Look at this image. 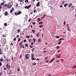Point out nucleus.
Wrapping results in <instances>:
<instances>
[{"label": "nucleus", "instance_id": "56", "mask_svg": "<svg viewBox=\"0 0 76 76\" xmlns=\"http://www.w3.org/2000/svg\"><path fill=\"white\" fill-rule=\"evenodd\" d=\"M23 41L24 42H26V41H27V40H26V39H25L23 40Z\"/></svg>", "mask_w": 76, "mask_h": 76}, {"label": "nucleus", "instance_id": "42", "mask_svg": "<svg viewBox=\"0 0 76 76\" xmlns=\"http://www.w3.org/2000/svg\"><path fill=\"white\" fill-rule=\"evenodd\" d=\"M20 38H18V42H19V41H20Z\"/></svg>", "mask_w": 76, "mask_h": 76}, {"label": "nucleus", "instance_id": "22", "mask_svg": "<svg viewBox=\"0 0 76 76\" xmlns=\"http://www.w3.org/2000/svg\"><path fill=\"white\" fill-rule=\"evenodd\" d=\"M6 29H5V27H3V28L2 31H5Z\"/></svg>", "mask_w": 76, "mask_h": 76}, {"label": "nucleus", "instance_id": "38", "mask_svg": "<svg viewBox=\"0 0 76 76\" xmlns=\"http://www.w3.org/2000/svg\"><path fill=\"white\" fill-rule=\"evenodd\" d=\"M8 58V57L6 59H5V60L6 61H9V60L7 59Z\"/></svg>", "mask_w": 76, "mask_h": 76}, {"label": "nucleus", "instance_id": "36", "mask_svg": "<svg viewBox=\"0 0 76 76\" xmlns=\"http://www.w3.org/2000/svg\"><path fill=\"white\" fill-rule=\"evenodd\" d=\"M42 23H43L42 22H40L39 23V24H41V25H42Z\"/></svg>", "mask_w": 76, "mask_h": 76}, {"label": "nucleus", "instance_id": "11", "mask_svg": "<svg viewBox=\"0 0 76 76\" xmlns=\"http://www.w3.org/2000/svg\"><path fill=\"white\" fill-rule=\"evenodd\" d=\"M45 15H44V16H42V17L41 18V19H44L45 18V17L46 16Z\"/></svg>", "mask_w": 76, "mask_h": 76}, {"label": "nucleus", "instance_id": "23", "mask_svg": "<svg viewBox=\"0 0 76 76\" xmlns=\"http://www.w3.org/2000/svg\"><path fill=\"white\" fill-rule=\"evenodd\" d=\"M3 67H4V70H7V68L6 67H4V66H3Z\"/></svg>", "mask_w": 76, "mask_h": 76}, {"label": "nucleus", "instance_id": "2", "mask_svg": "<svg viewBox=\"0 0 76 76\" xmlns=\"http://www.w3.org/2000/svg\"><path fill=\"white\" fill-rule=\"evenodd\" d=\"M8 63V64H7L6 65L7 69L8 70H9L10 67V65Z\"/></svg>", "mask_w": 76, "mask_h": 76}, {"label": "nucleus", "instance_id": "14", "mask_svg": "<svg viewBox=\"0 0 76 76\" xmlns=\"http://www.w3.org/2000/svg\"><path fill=\"white\" fill-rule=\"evenodd\" d=\"M33 39V42H34V43H35V42L36 41V39H35V38H34Z\"/></svg>", "mask_w": 76, "mask_h": 76}, {"label": "nucleus", "instance_id": "15", "mask_svg": "<svg viewBox=\"0 0 76 76\" xmlns=\"http://www.w3.org/2000/svg\"><path fill=\"white\" fill-rule=\"evenodd\" d=\"M7 13H8V12H6L4 13L5 15L7 16Z\"/></svg>", "mask_w": 76, "mask_h": 76}, {"label": "nucleus", "instance_id": "32", "mask_svg": "<svg viewBox=\"0 0 76 76\" xmlns=\"http://www.w3.org/2000/svg\"><path fill=\"white\" fill-rule=\"evenodd\" d=\"M35 49V48H33L32 50V53H34V50Z\"/></svg>", "mask_w": 76, "mask_h": 76}, {"label": "nucleus", "instance_id": "31", "mask_svg": "<svg viewBox=\"0 0 76 76\" xmlns=\"http://www.w3.org/2000/svg\"><path fill=\"white\" fill-rule=\"evenodd\" d=\"M5 2V1H4L3 2L1 3V5H3L4 4V3Z\"/></svg>", "mask_w": 76, "mask_h": 76}, {"label": "nucleus", "instance_id": "13", "mask_svg": "<svg viewBox=\"0 0 76 76\" xmlns=\"http://www.w3.org/2000/svg\"><path fill=\"white\" fill-rule=\"evenodd\" d=\"M68 4H65L64 5V7H67V6H68Z\"/></svg>", "mask_w": 76, "mask_h": 76}, {"label": "nucleus", "instance_id": "60", "mask_svg": "<svg viewBox=\"0 0 76 76\" xmlns=\"http://www.w3.org/2000/svg\"><path fill=\"white\" fill-rule=\"evenodd\" d=\"M19 35H17V38H19Z\"/></svg>", "mask_w": 76, "mask_h": 76}, {"label": "nucleus", "instance_id": "1", "mask_svg": "<svg viewBox=\"0 0 76 76\" xmlns=\"http://www.w3.org/2000/svg\"><path fill=\"white\" fill-rule=\"evenodd\" d=\"M30 56V54H26L24 56V57L26 59H29V56Z\"/></svg>", "mask_w": 76, "mask_h": 76}, {"label": "nucleus", "instance_id": "43", "mask_svg": "<svg viewBox=\"0 0 76 76\" xmlns=\"http://www.w3.org/2000/svg\"><path fill=\"white\" fill-rule=\"evenodd\" d=\"M43 26H44L40 25L39 26V28H42V27H43Z\"/></svg>", "mask_w": 76, "mask_h": 76}, {"label": "nucleus", "instance_id": "54", "mask_svg": "<svg viewBox=\"0 0 76 76\" xmlns=\"http://www.w3.org/2000/svg\"><path fill=\"white\" fill-rule=\"evenodd\" d=\"M67 29L68 30L69 32H70V28H67Z\"/></svg>", "mask_w": 76, "mask_h": 76}, {"label": "nucleus", "instance_id": "4", "mask_svg": "<svg viewBox=\"0 0 76 76\" xmlns=\"http://www.w3.org/2000/svg\"><path fill=\"white\" fill-rule=\"evenodd\" d=\"M31 7V5H29L28 6H26L25 7V9H28L29 8H30Z\"/></svg>", "mask_w": 76, "mask_h": 76}, {"label": "nucleus", "instance_id": "37", "mask_svg": "<svg viewBox=\"0 0 76 76\" xmlns=\"http://www.w3.org/2000/svg\"><path fill=\"white\" fill-rule=\"evenodd\" d=\"M26 37L27 38H29L30 37V36H29V35H27V36H26Z\"/></svg>", "mask_w": 76, "mask_h": 76}, {"label": "nucleus", "instance_id": "9", "mask_svg": "<svg viewBox=\"0 0 76 76\" xmlns=\"http://www.w3.org/2000/svg\"><path fill=\"white\" fill-rule=\"evenodd\" d=\"M55 58L54 57H53V59L50 61L49 63H51V62H53V61H54V60Z\"/></svg>", "mask_w": 76, "mask_h": 76}, {"label": "nucleus", "instance_id": "7", "mask_svg": "<svg viewBox=\"0 0 76 76\" xmlns=\"http://www.w3.org/2000/svg\"><path fill=\"white\" fill-rule=\"evenodd\" d=\"M2 50H1V49H0V55H1V54H2L3 52V51H2Z\"/></svg>", "mask_w": 76, "mask_h": 76}, {"label": "nucleus", "instance_id": "57", "mask_svg": "<svg viewBox=\"0 0 76 76\" xmlns=\"http://www.w3.org/2000/svg\"><path fill=\"white\" fill-rule=\"evenodd\" d=\"M13 11H14L15 10V9L13 8V7L12 8V9H11Z\"/></svg>", "mask_w": 76, "mask_h": 76}, {"label": "nucleus", "instance_id": "24", "mask_svg": "<svg viewBox=\"0 0 76 76\" xmlns=\"http://www.w3.org/2000/svg\"><path fill=\"white\" fill-rule=\"evenodd\" d=\"M20 29H18L17 31H18V33H19V32H20Z\"/></svg>", "mask_w": 76, "mask_h": 76}, {"label": "nucleus", "instance_id": "49", "mask_svg": "<svg viewBox=\"0 0 76 76\" xmlns=\"http://www.w3.org/2000/svg\"><path fill=\"white\" fill-rule=\"evenodd\" d=\"M10 45H12V46L13 45V43H12L10 44Z\"/></svg>", "mask_w": 76, "mask_h": 76}, {"label": "nucleus", "instance_id": "26", "mask_svg": "<svg viewBox=\"0 0 76 76\" xmlns=\"http://www.w3.org/2000/svg\"><path fill=\"white\" fill-rule=\"evenodd\" d=\"M34 57V54L33 53L31 55V58H33Z\"/></svg>", "mask_w": 76, "mask_h": 76}, {"label": "nucleus", "instance_id": "48", "mask_svg": "<svg viewBox=\"0 0 76 76\" xmlns=\"http://www.w3.org/2000/svg\"><path fill=\"white\" fill-rule=\"evenodd\" d=\"M61 41H60V42L58 43V44H59V45H60L61 44Z\"/></svg>", "mask_w": 76, "mask_h": 76}, {"label": "nucleus", "instance_id": "18", "mask_svg": "<svg viewBox=\"0 0 76 76\" xmlns=\"http://www.w3.org/2000/svg\"><path fill=\"white\" fill-rule=\"evenodd\" d=\"M39 33H38L36 35L37 37H39Z\"/></svg>", "mask_w": 76, "mask_h": 76}, {"label": "nucleus", "instance_id": "40", "mask_svg": "<svg viewBox=\"0 0 76 76\" xmlns=\"http://www.w3.org/2000/svg\"><path fill=\"white\" fill-rule=\"evenodd\" d=\"M35 31L34 30H32V32H33V33H35Z\"/></svg>", "mask_w": 76, "mask_h": 76}, {"label": "nucleus", "instance_id": "6", "mask_svg": "<svg viewBox=\"0 0 76 76\" xmlns=\"http://www.w3.org/2000/svg\"><path fill=\"white\" fill-rule=\"evenodd\" d=\"M22 43H23V42H20L19 44V45L20 46V48H22Z\"/></svg>", "mask_w": 76, "mask_h": 76}, {"label": "nucleus", "instance_id": "17", "mask_svg": "<svg viewBox=\"0 0 76 76\" xmlns=\"http://www.w3.org/2000/svg\"><path fill=\"white\" fill-rule=\"evenodd\" d=\"M37 64L35 62H34V63H32V65H33V66H35Z\"/></svg>", "mask_w": 76, "mask_h": 76}, {"label": "nucleus", "instance_id": "44", "mask_svg": "<svg viewBox=\"0 0 76 76\" xmlns=\"http://www.w3.org/2000/svg\"><path fill=\"white\" fill-rule=\"evenodd\" d=\"M13 10H12V9H11V10L10 11V13H12V12H13Z\"/></svg>", "mask_w": 76, "mask_h": 76}, {"label": "nucleus", "instance_id": "29", "mask_svg": "<svg viewBox=\"0 0 76 76\" xmlns=\"http://www.w3.org/2000/svg\"><path fill=\"white\" fill-rule=\"evenodd\" d=\"M28 0H25V3H28Z\"/></svg>", "mask_w": 76, "mask_h": 76}, {"label": "nucleus", "instance_id": "27", "mask_svg": "<svg viewBox=\"0 0 76 76\" xmlns=\"http://www.w3.org/2000/svg\"><path fill=\"white\" fill-rule=\"evenodd\" d=\"M0 61L1 62H2V61H3V59L2 58H1V59H0Z\"/></svg>", "mask_w": 76, "mask_h": 76}, {"label": "nucleus", "instance_id": "50", "mask_svg": "<svg viewBox=\"0 0 76 76\" xmlns=\"http://www.w3.org/2000/svg\"><path fill=\"white\" fill-rule=\"evenodd\" d=\"M36 11H37V10H34L33 11L34 13H35V12H36Z\"/></svg>", "mask_w": 76, "mask_h": 76}, {"label": "nucleus", "instance_id": "28", "mask_svg": "<svg viewBox=\"0 0 76 76\" xmlns=\"http://www.w3.org/2000/svg\"><path fill=\"white\" fill-rule=\"evenodd\" d=\"M31 41H32V39H30L28 40V42H31Z\"/></svg>", "mask_w": 76, "mask_h": 76}, {"label": "nucleus", "instance_id": "19", "mask_svg": "<svg viewBox=\"0 0 76 76\" xmlns=\"http://www.w3.org/2000/svg\"><path fill=\"white\" fill-rule=\"evenodd\" d=\"M18 12H15V14H14V15H18L19 14H18Z\"/></svg>", "mask_w": 76, "mask_h": 76}, {"label": "nucleus", "instance_id": "25", "mask_svg": "<svg viewBox=\"0 0 76 76\" xmlns=\"http://www.w3.org/2000/svg\"><path fill=\"white\" fill-rule=\"evenodd\" d=\"M38 42H41V39H38Z\"/></svg>", "mask_w": 76, "mask_h": 76}, {"label": "nucleus", "instance_id": "45", "mask_svg": "<svg viewBox=\"0 0 76 76\" xmlns=\"http://www.w3.org/2000/svg\"><path fill=\"white\" fill-rule=\"evenodd\" d=\"M12 61H13V60H14V58L13 57H12Z\"/></svg>", "mask_w": 76, "mask_h": 76}, {"label": "nucleus", "instance_id": "47", "mask_svg": "<svg viewBox=\"0 0 76 76\" xmlns=\"http://www.w3.org/2000/svg\"><path fill=\"white\" fill-rule=\"evenodd\" d=\"M31 45H34V42H31Z\"/></svg>", "mask_w": 76, "mask_h": 76}, {"label": "nucleus", "instance_id": "8", "mask_svg": "<svg viewBox=\"0 0 76 76\" xmlns=\"http://www.w3.org/2000/svg\"><path fill=\"white\" fill-rule=\"evenodd\" d=\"M56 57L57 58H60V54H59V56H56Z\"/></svg>", "mask_w": 76, "mask_h": 76}, {"label": "nucleus", "instance_id": "64", "mask_svg": "<svg viewBox=\"0 0 76 76\" xmlns=\"http://www.w3.org/2000/svg\"><path fill=\"white\" fill-rule=\"evenodd\" d=\"M64 25H66V21H64Z\"/></svg>", "mask_w": 76, "mask_h": 76}, {"label": "nucleus", "instance_id": "46", "mask_svg": "<svg viewBox=\"0 0 76 76\" xmlns=\"http://www.w3.org/2000/svg\"><path fill=\"white\" fill-rule=\"evenodd\" d=\"M43 52H44V53H46L47 52V51H46L45 50H44L43 51Z\"/></svg>", "mask_w": 76, "mask_h": 76}, {"label": "nucleus", "instance_id": "55", "mask_svg": "<svg viewBox=\"0 0 76 76\" xmlns=\"http://www.w3.org/2000/svg\"><path fill=\"white\" fill-rule=\"evenodd\" d=\"M76 66H73V68H72L73 69V68H74L75 69V68H76Z\"/></svg>", "mask_w": 76, "mask_h": 76}, {"label": "nucleus", "instance_id": "59", "mask_svg": "<svg viewBox=\"0 0 76 76\" xmlns=\"http://www.w3.org/2000/svg\"><path fill=\"white\" fill-rule=\"evenodd\" d=\"M56 38H59V36H56L55 37Z\"/></svg>", "mask_w": 76, "mask_h": 76}, {"label": "nucleus", "instance_id": "51", "mask_svg": "<svg viewBox=\"0 0 76 76\" xmlns=\"http://www.w3.org/2000/svg\"><path fill=\"white\" fill-rule=\"evenodd\" d=\"M37 20H38V21H40L41 20L39 18H38Z\"/></svg>", "mask_w": 76, "mask_h": 76}, {"label": "nucleus", "instance_id": "63", "mask_svg": "<svg viewBox=\"0 0 76 76\" xmlns=\"http://www.w3.org/2000/svg\"><path fill=\"white\" fill-rule=\"evenodd\" d=\"M47 58H48V57H46L45 58V60H47Z\"/></svg>", "mask_w": 76, "mask_h": 76}, {"label": "nucleus", "instance_id": "12", "mask_svg": "<svg viewBox=\"0 0 76 76\" xmlns=\"http://www.w3.org/2000/svg\"><path fill=\"white\" fill-rule=\"evenodd\" d=\"M3 6L4 7H7V4H5Z\"/></svg>", "mask_w": 76, "mask_h": 76}, {"label": "nucleus", "instance_id": "16", "mask_svg": "<svg viewBox=\"0 0 76 76\" xmlns=\"http://www.w3.org/2000/svg\"><path fill=\"white\" fill-rule=\"evenodd\" d=\"M12 72L11 71H9V75H12Z\"/></svg>", "mask_w": 76, "mask_h": 76}, {"label": "nucleus", "instance_id": "10", "mask_svg": "<svg viewBox=\"0 0 76 76\" xmlns=\"http://www.w3.org/2000/svg\"><path fill=\"white\" fill-rule=\"evenodd\" d=\"M72 6V3H70L68 6V7L70 8V7Z\"/></svg>", "mask_w": 76, "mask_h": 76}, {"label": "nucleus", "instance_id": "21", "mask_svg": "<svg viewBox=\"0 0 76 76\" xmlns=\"http://www.w3.org/2000/svg\"><path fill=\"white\" fill-rule=\"evenodd\" d=\"M18 15H20V14H21L22 13V12H20V11H19L18 12Z\"/></svg>", "mask_w": 76, "mask_h": 76}, {"label": "nucleus", "instance_id": "39", "mask_svg": "<svg viewBox=\"0 0 76 76\" xmlns=\"http://www.w3.org/2000/svg\"><path fill=\"white\" fill-rule=\"evenodd\" d=\"M13 41H16V38H14L13 39Z\"/></svg>", "mask_w": 76, "mask_h": 76}, {"label": "nucleus", "instance_id": "30", "mask_svg": "<svg viewBox=\"0 0 76 76\" xmlns=\"http://www.w3.org/2000/svg\"><path fill=\"white\" fill-rule=\"evenodd\" d=\"M31 58L32 60H36V58H34V57L33 58Z\"/></svg>", "mask_w": 76, "mask_h": 76}, {"label": "nucleus", "instance_id": "52", "mask_svg": "<svg viewBox=\"0 0 76 76\" xmlns=\"http://www.w3.org/2000/svg\"><path fill=\"white\" fill-rule=\"evenodd\" d=\"M2 66V63L1 62H0V66Z\"/></svg>", "mask_w": 76, "mask_h": 76}, {"label": "nucleus", "instance_id": "20", "mask_svg": "<svg viewBox=\"0 0 76 76\" xmlns=\"http://www.w3.org/2000/svg\"><path fill=\"white\" fill-rule=\"evenodd\" d=\"M25 47H28V44L27 43L25 44Z\"/></svg>", "mask_w": 76, "mask_h": 76}, {"label": "nucleus", "instance_id": "53", "mask_svg": "<svg viewBox=\"0 0 76 76\" xmlns=\"http://www.w3.org/2000/svg\"><path fill=\"white\" fill-rule=\"evenodd\" d=\"M2 72H0V76H1V75H2Z\"/></svg>", "mask_w": 76, "mask_h": 76}, {"label": "nucleus", "instance_id": "3", "mask_svg": "<svg viewBox=\"0 0 76 76\" xmlns=\"http://www.w3.org/2000/svg\"><path fill=\"white\" fill-rule=\"evenodd\" d=\"M12 7V4H8L7 5V9H10Z\"/></svg>", "mask_w": 76, "mask_h": 76}, {"label": "nucleus", "instance_id": "61", "mask_svg": "<svg viewBox=\"0 0 76 76\" xmlns=\"http://www.w3.org/2000/svg\"><path fill=\"white\" fill-rule=\"evenodd\" d=\"M37 61H39L40 60V59H39L37 58Z\"/></svg>", "mask_w": 76, "mask_h": 76}, {"label": "nucleus", "instance_id": "5", "mask_svg": "<svg viewBox=\"0 0 76 76\" xmlns=\"http://www.w3.org/2000/svg\"><path fill=\"white\" fill-rule=\"evenodd\" d=\"M40 4V2H38L36 4V6L37 7H38L40 6V5L39 4Z\"/></svg>", "mask_w": 76, "mask_h": 76}, {"label": "nucleus", "instance_id": "33", "mask_svg": "<svg viewBox=\"0 0 76 76\" xmlns=\"http://www.w3.org/2000/svg\"><path fill=\"white\" fill-rule=\"evenodd\" d=\"M60 48V46H57L56 47V49H58V48Z\"/></svg>", "mask_w": 76, "mask_h": 76}, {"label": "nucleus", "instance_id": "58", "mask_svg": "<svg viewBox=\"0 0 76 76\" xmlns=\"http://www.w3.org/2000/svg\"><path fill=\"white\" fill-rule=\"evenodd\" d=\"M35 23H36L35 22H33V23H32V24L33 25H35Z\"/></svg>", "mask_w": 76, "mask_h": 76}, {"label": "nucleus", "instance_id": "41", "mask_svg": "<svg viewBox=\"0 0 76 76\" xmlns=\"http://www.w3.org/2000/svg\"><path fill=\"white\" fill-rule=\"evenodd\" d=\"M30 48H33V47H34V46H33L30 45Z\"/></svg>", "mask_w": 76, "mask_h": 76}, {"label": "nucleus", "instance_id": "62", "mask_svg": "<svg viewBox=\"0 0 76 76\" xmlns=\"http://www.w3.org/2000/svg\"><path fill=\"white\" fill-rule=\"evenodd\" d=\"M69 24L66 25V26H67L68 28H69Z\"/></svg>", "mask_w": 76, "mask_h": 76}, {"label": "nucleus", "instance_id": "35", "mask_svg": "<svg viewBox=\"0 0 76 76\" xmlns=\"http://www.w3.org/2000/svg\"><path fill=\"white\" fill-rule=\"evenodd\" d=\"M4 25L5 26H7V23H4Z\"/></svg>", "mask_w": 76, "mask_h": 76}, {"label": "nucleus", "instance_id": "34", "mask_svg": "<svg viewBox=\"0 0 76 76\" xmlns=\"http://www.w3.org/2000/svg\"><path fill=\"white\" fill-rule=\"evenodd\" d=\"M17 71L18 72H19L20 71V69L19 68V67L18 68V69L17 70Z\"/></svg>", "mask_w": 76, "mask_h": 76}]
</instances>
